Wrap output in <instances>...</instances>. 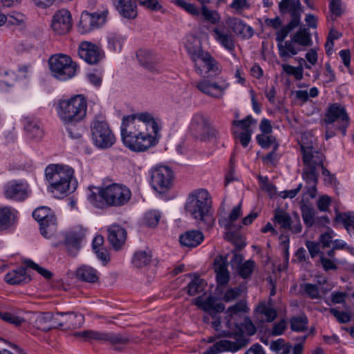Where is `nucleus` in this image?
<instances>
[{
    "label": "nucleus",
    "instance_id": "13d9d810",
    "mask_svg": "<svg viewBox=\"0 0 354 354\" xmlns=\"http://www.w3.org/2000/svg\"><path fill=\"white\" fill-rule=\"evenodd\" d=\"M227 267H217L216 269V280L219 285H225L230 279V273Z\"/></svg>",
    "mask_w": 354,
    "mask_h": 354
},
{
    "label": "nucleus",
    "instance_id": "f704fd0d",
    "mask_svg": "<svg viewBox=\"0 0 354 354\" xmlns=\"http://www.w3.org/2000/svg\"><path fill=\"white\" fill-rule=\"evenodd\" d=\"M75 275L80 280L88 283H95L98 280L97 272L93 267H79Z\"/></svg>",
    "mask_w": 354,
    "mask_h": 354
},
{
    "label": "nucleus",
    "instance_id": "c03bdc74",
    "mask_svg": "<svg viewBox=\"0 0 354 354\" xmlns=\"http://www.w3.org/2000/svg\"><path fill=\"white\" fill-rule=\"evenodd\" d=\"M12 216L10 207H0V231L5 230L11 226Z\"/></svg>",
    "mask_w": 354,
    "mask_h": 354
},
{
    "label": "nucleus",
    "instance_id": "6ab92c4d",
    "mask_svg": "<svg viewBox=\"0 0 354 354\" xmlns=\"http://www.w3.org/2000/svg\"><path fill=\"white\" fill-rule=\"evenodd\" d=\"M76 336L82 337L85 340H97L102 342H109L114 345L123 344L128 342V339L121 334L103 333L96 330H84L77 333Z\"/></svg>",
    "mask_w": 354,
    "mask_h": 354
},
{
    "label": "nucleus",
    "instance_id": "5fc2aeb1",
    "mask_svg": "<svg viewBox=\"0 0 354 354\" xmlns=\"http://www.w3.org/2000/svg\"><path fill=\"white\" fill-rule=\"evenodd\" d=\"M201 14L205 21L212 24L218 23L220 20L218 14L216 11L209 10L205 6L202 7Z\"/></svg>",
    "mask_w": 354,
    "mask_h": 354
},
{
    "label": "nucleus",
    "instance_id": "6e6d98bb",
    "mask_svg": "<svg viewBox=\"0 0 354 354\" xmlns=\"http://www.w3.org/2000/svg\"><path fill=\"white\" fill-rule=\"evenodd\" d=\"M302 218L304 223L308 227H311L314 224L315 212L313 208L305 205L301 207Z\"/></svg>",
    "mask_w": 354,
    "mask_h": 354
},
{
    "label": "nucleus",
    "instance_id": "1a4fd4ad",
    "mask_svg": "<svg viewBox=\"0 0 354 354\" xmlns=\"http://www.w3.org/2000/svg\"><path fill=\"white\" fill-rule=\"evenodd\" d=\"M100 194L104 203L112 207H120L126 205L131 199V192L123 184L113 183L102 187Z\"/></svg>",
    "mask_w": 354,
    "mask_h": 354
},
{
    "label": "nucleus",
    "instance_id": "58836bf2",
    "mask_svg": "<svg viewBox=\"0 0 354 354\" xmlns=\"http://www.w3.org/2000/svg\"><path fill=\"white\" fill-rule=\"evenodd\" d=\"M137 58L140 64L145 68L151 71L156 70L157 59L149 51L140 50L137 53Z\"/></svg>",
    "mask_w": 354,
    "mask_h": 354
},
{
    "label": "nucleus",
    "instance_id": "ea45409f",
    "mask_svg": "<svg viewBox=\"0 0 354 354\" xmlns=\"http://www.w3.org/2000/svg\"><path fill=\"white\" fill-rule=\"evenodd\" d=\"M131 263L135 266H147L153 263L151 251L144 250L135 252L131 259Z\"/></svg>",
    "mask_w": 354,
    "mask_h": 354
},
{
    "label": "nucleus",
    "instance_id": "2f4dec72",
    "mask_svg": "<svg viewBox=\"0 0 354 354\" xmlns=\"http://www.w3.org/2000/svg\"><path fill=\"white\" fill-rule=\"evenodd\" d=\"M256 311L264 321L268 322H273L277 316V312L271 302H261L257 307Z\"/></svg>",
    "mask_w": 354,
    "mask_h": 354
},
{
    "label": "nucleus",
    "instance_id": "c85d7f7f",
    "mask_svg": "<svg viewBox=\"0 0 354 354\" xmlns=\"http://www.w3.org/2000/svg\"><path fill=\"white\" fill-rule=\"evenodd\" d=\"M199 67L202 71V73L198 74L201 76H205V75H214L220 72L218 62L208 52L201 57Z\"/></svg>",
    "mask_w": 354,
    "mask_h": 354
},
{
    "label": "nucleus",
    "instance_id": "b1692460",
    "mask_svg": "<svg viewBox=\"0 0 354 354\" xmlns=\"http://www.w3.org/2000/svg\"><path fill=\"white\" fill-rule=\"evenodd\" d=\"M127 239L126 230L118 225H112L108 229V241L115 250H120Z\"/></svg>",
    "mask_w": 354,
    "mask_h": 354
},
{
    "label": "nucleus",
    "instance_id": "f3484780",
    "mask_svg": "<svg viewBox=\"0 0 354 354\" xmlns=\"http://www.w3.org/2000/svg\"><path fill=\"white\" fill-rule=\"evenodd\" d=\"M230 84L222 77L216 82H211L209 80H202L196 83V87L202 93L216 99L223 97L225 90Z\"/></svg>",
    "mask_w": 354,
    "mask_h": 354
},
{
    "label": "nucleus",
    "instance_id": "7c9ffc66",
    "mask_svg": "<svg viewBox=\"0 0 354 354\" xmlns=\"http://www.w3.org/2000/svg\"><path fill=\"white\" fill-rule=\"evenodd\" d=\"M203 234L197 230H190L180 236V242L182 245L187 248L198 246L203 240Z\"/></svg>",
    "mask_w": 354,
    "mask_h": 354
},
{
    "label": "nucleus",
    "instance_id": "4d7b16f0",
    "mask_svg": "<svg viewBox=\"0 0 354 354\" xmlns=\"http://www.w3.org/2000/svg\"><path fill=\"white\" fill-rule=\"evenodd\" d=\"M47 320H50L51 322V324L49 326L48 328H57L64 326V323L62 321H59L57 317H54L53 315L48 313L42 315L37 319V321L39 322H45Z\"/></svg>",
    "mask_w": 354,
    "mask_h": 354
},
{
    "label": "nucleus",
    "instance_id": "7ed1b4c3",
    "mask_svg": "<svg viewBox=\"0 0 354 354\" xmlns=\"http://www.w3.org/2000/svg\"><path fill=\"white\" fill-rule=\"evenodd\" d=\"M74 173V169L68 165L51 164L47 166L45 176L48 183V191L57 198L74 192L77 187Z\"/></svg>",
    "mask_w": 354,
    "mask_h": 354
},
{
    "label": "nucleus",
    "instance_id": "cd10ccee",
    "mask_svg": "<svg viewBox=\"0 0 354 354\" xmlns=\"http://www.w3.org/2000/svg\"><path fill=\"white\" fill-rule=\"evenodd\" d=\"M84 232L82 230L68 232L65 239V245L71 256L75 257L80 248V242L84 238Z\"/></svg>",
    "mask_w": 354,
    "mask_h": 354
},
{
    "label": "nucleus",
    "instance_id": "49530a36",
    "mask_svg": "<svg viewBox=\"0 0 354 354\" xmlns=\"http://www.w3.org/2000/svg\"><path fill=\"white\" fill-rule=\"evenodd\" d=\"M274 221L286 230L290 228V216L281 209H276L274 212Z\"/></svg>",
    "mask_w": 354,
    "mask_h": 354
},
{
    "label": "nucleus",
    "instance_id": "bf43d9fd",
    "mask_svg": "<svg viewBox=\"0 0 354 354\" xmlns=\"http://www.w3.org/2000/svg\"><path fill=\"white\" fill-rule=\"evenodd\" d=\"M250 7L251 5L248 0H233L230 4V8L239 14H241L245 10L250 9Z\"/></svg>",
    "mask_w": 354,
    "mask_h": 354
},
{
    "label": "nucleus",
    "instance_id": "052dcab7",
    "mask_svg": "<svg viewBox=\"0 0 354 354\" xmlns=\"http://www.w3.org/2000/svg\"><path fill=\"white\" fill-rule=\"evenodd\" d=\"M336 220L338 222H341L344 227L351 226L354 224V214L351 212L339 214L336 217Z\"/></svg>",
    "mask_w": 354,
    "mask_h": 354
},
{
    "label": "nucleus",
    "instance_id": "5701e85b",
    "mask_svg": "<svg viewBox=\"0 0 354 354\" xmlns=\"http://www.w3.org/2000/svg\"><path fill=\"white\" fill-rule=\"evenodd\" d=\"M212 35L214 39L229 52L234 51V37L225 27H215L212 30Z\"/></svg>",
    "mask_w": 354,
    "mask_h": 354
},
{
    "label": "nucleus",
    "instance_id": "37998d69",
    "mask_svg": "<svg viewBox=\"0 0 354 354\" xmlns=\"http://www.w3.org/2000/svg\"><path fill=\"white\" fill-rule=\"evenodd\" d=\"M290 328L297 332H304L307 329L308 318L306 315H299L290 319Z\"/></svg>",
    "mask_w": 354,
    "mask_h": 354
},
{
    "label": "nucleus",
    "instance_id": "de8ad7c7",
    "mask_svg": "<svg viewBox=\"0 0 354 354\" xmlns=\"http://www.w3.org/2000/svg\"><path fill=\"white\" fill-rule=\"evenodd\" d=\"M204 286V281L194 274V278L187 286V293L190 296H194L203 291Z\"/></svg>",
    "mask_w": 354,
    "mask_h": 354
},
{
    "label": "nucleus",
    "instance_id": "72a5a7b5",
    "mask_svg": "<svg viewBox=\"0 0 354 354\" xmlns=\"http://www.w3.org/2000/svg\"><path fill=\"white\" fill-rule=\"evenodd\" d=\"M56 315L66 317L62 322L64 323V326H66L68 329L78 328L83 323V315L75 312H58Z\"/></svg>",
    "mask_w": 354,
    "mask_h": 354
},
{
    "label": "nucleus",
    "instance_id": "f8f14e48",
    "mask_svg": "<svg viewBox=\"0 0 354 354\" xmlns=\"http://www.w3.org/2000/svg\"><path fill=\"white\" fill-rule=\"evenodd\" d=\"M32 216L39 223L42 236L50 238L54 235L57 229V220L50 208L46 206L37 207L32 212Z\"/></svg>",
    "mask_w": 354,
    "mask_h": 354
},
{
    "label": "nucleus",
    "instance_id": "79ce46f5",
    "mask_svg": "<svg viewBox=\"0 0 354 354\" xmlns=\"http://www.w3.org/2000/svg\"><path fill=\"white\" fill-rule=\"evenodd\" d=\"M108 48L113 51L119 53L121 51L125 38L117 33H110L107 37Z\"/></svg>",
    "mask_w": 354,
    "mask_h": 354
},
{
    "label": "nucleus",
    "instance_id": "a878e982",
    "mask_svg": "<svg viewBox=\"0 0 354 354\" xmlns=\"http://www.w3.org/2000/svg\"><path fill=\"white\" fill-rule=\"evenodd\" d=\"M186 51L190 57L191 60L194 64L195 71L197 73H202V71L199 67V62L207 51H204L202 48L199 41L194 39V41H188L185 44Z\"/></svg>",
    "mask_w": 354,
    "mask_h": 354
},
{
    "label": "nucleus",
    "instance_id": "9b49d317",
    "mask_svg": "<svg viewBox=\"0 0 354 354\" xmlns=\"http://www.w3.org/2000/svg\"><path fill=\"white\" fill-rule=\"evenodd\" d=\"M324 120L326 124L337 122V129L342 136L346 135L350 124V118L345 106L337 102L328 105Z\"/></svg>",
    "mask_w": 354,
    "mask_h": 354
},
{
    "label": "nucleus",
    "instance_id": "e2e57ef3",
    "mask_svg": "<svg viewBox=\"0 0 354 354\" xmlns=\"http://www.w3.org/2000/svg\"><path fill=\"white\" fill-rule=\"evenodd\" d=\"M330 313L338 320L340 323H347L350 321V315L344 311H339L335 308H330Z\"/></svg>",
    "mask_w": 354,
    "mask_h": 354
},
{
    "label": "nucleus",
    "instance_id": "f03ea898",
    "mask_svg": "<svg viewBox=\"0 0 354 354\" xmlns=\"http://www.w3.org/2000/svg\"><path fill=\"white\" fill-rule=\"evenodd\" d=\"M246 304L243 301L237 302L227 309V315L225 317V322L227 330L223 331V334L225 336H234L236 340H220L216 342L203 354H218V353L224 351L234 353L247 345L248 342L246 339L243 338L242 335V316L241 315V313L246 312Z\"/></svg>",
    "mask_w": 354,
    "mask_h": 354
},
{
    "label": "nucleus",
    "instance_id": "423d86ee",
    "mask_svg": "<svg viewBox=\"0 0 354 354\" xmlns=\"http://www.w3.org/2000/svg\"><path fill=\"white\" fill-rule=\"evenodd\" d=\"M324 156L319 151L306 152L302 154L304 168L302 178L308 185L310 196L313 198L316 195V185L318 182L319 169L322 167Z\"/></svg>",
    "mask_w": 354,
    "mask_h": 354
},
{
    "label": "nucleus",
    "instance_id": "20e7f679",
    "mask_svg": "<svg viewBox=\"0 0 354 354\" xmlns=\"http://www.w3.org/2000/svg\"><path fill=\"white\" fill-rule=\"evenodd\" d=\"M212 200L205 189H197L190 193L187 198L185 209L201 229H209L214 224L210 214Z\"/></svg>",
    "mask_w": 354,
    "mask_h": 354
},
{
    "label": "nucleus",
    "instance_id": "6e6552de",
    "mask_svg": "<svg viewBox=\"0 0 354 354\" xmlns=\"http://www.w3.org/2000/svg\"><path fill=\"white\" fill-rule=\"evenodd\" d=\"M53 75L57 79L65 81L72 78L76 74L77 64L72 59L64 54L52 55L48 61Z\"/></svg>",
    "mask_w": 354,
    "mask_h": 354
},
{
    "label": "nucleus",
    "instance_id": "aec40b11",
    "mask_svg": "<svg viewBox=\"0 0 354 354\" xmlns=\"http://www.w3.org/2000/svg\"><path fill=\"white\" fill-rule=\"evenodd\" d=\"M78 55L88 64H96L104 57V52L95 44L89 41H82L78 48Z\"/></svg>",
    "mask_w": 354,
    "mask_h": 354
},
{
    "label": "nucleus",
    "instance_id": "680f3d73",
    "mask_svg": "<svg viewBox=\"0 0 354 354\" xmlns=\"http://www.w3.org/2000/svg\"><path fill=\"white\" fill-rule=\"evenodd\" d=\"M175 3L193 15H198L199 14L198 10L192 3H187L184 0H176Z\"/></svg>",
    "mask_w": 354,
    "mask_h": 354
},
{
    "label": "nucleus",
    "instance_id": "69168bd1",
    "mask_svg": "<svg viewBox=\"0 0 354 354\" xmlns=\"http://www.w3.org/2000/svg\"><path fill=\"white\" fill-rule=\"evenodd\" d=\"M330 10L332 16H335V17H339L343 12L341 6V0H330Z\"/></svg>",
    "mask_w": 354,
    "mask_h": 354
},
{
    "label": "nucleus",
    "instance_id": "c9c22d12",
    "mask_svg": "<svg viewBox=\"0 0 354 354\" xmlns=\"http://www.w3.org/2000/svg\"><path fill=\"white\" fill-rule=\"evenodd\" d=\"M293 41L301 46H310L313 44L311 34L308 28L303 26L291 36Z\"/></svg>",
    "mask_w": 354,
    "mask_h": 354
},
{
    "label": "nucleus",
    "instance_id": "338daca9",
    "mask_svg": "<svg viewBox=\"0 0 354 354\" xmlns=\"http://www.w3.org/2000/svg\"><path fill=\"white\" fill-rule=\"evenodd\" d=\"M265 24L266 26L271 27L275 30L277 29H281L283 26L282 25V21L280 19L279 16H277L276 17L271 19V18H267L265 19Z\"/></svg>",
    "mask_w": 354,
    "mask_h": 354
},
{
    "label": "nucleus",
    "instance_id": "603ef678",
    "mask_svg": "<svg viewBox=\"0 0 354 354\" xmlns=\"http://www.w3.org/2000/svg\"><path fill=\"white\" fill-rule=\"evenodd\" d=\"M281 67L285 73L288 75H293L296 80H301L303 79V66H299L297 67H294L291 65L284 64H282Z\"/></svg>",
    "mask_w": 354,
    "mask_h": 354
},
{
    "label": "nucleus",
    "instance_id": "2eb2a0df",
    "mask_svg": "<svg viewBox=\"0 0 354 354\" xmlns=\"http://www.w3.org/2000/svg\"><path fill=\"white\" fill-rule=\"evenodd\" d=\"M295 28L290 30L286 29V27H282L281 29L276 32V41L277 42V48L279 50V55L280 57L284 60H287L292 56L296 55L299 51V48H297L295 41L291 38L290 40L284 41L288 34Z\"/></svg>",
    "mask_w": 354,
    "mask_h": 354
},
{
    "label": "nucleus",
    "instance_id": "393cba45",
    "mask_svg": "<svg viewBox=\"0 0 354 354\" xmlns=\"http://www.w3.org/2000/svg\"><path fill=\"white\" fill-rule=\"evenodd\" d=\"M227 24L237 36L243 39H250L254 35L253 28L239 18L230 17Z\"/></svg>",
    "mask_w": 354,
    "mask_h": 354
},
{
    "label": "nucleus",
    "instance_id": "412c9836",
    "mask_svg": "<svg viewBox=\"0 0 354 354\" xmlns=\"http://www.w3.org/2000/svg\"><path fill=\"white\" fill-rule=\"evenodd\" d=\"M52 29L58 35L68 33L72 28V17L66 9L57 10L53 15L51 24Z\"/></svg>",
    "mask_w": 354,
    "mask_h": 354
},
{
    "label": "nucleus",
    "instance_id": "4c0bfd02",
    "mask_svg": "<svg viewBox=\"0 0 354 354\" xmlns=\"http://www.w3.org/2000/svg\"><path fill=\"white\" fill-rule=\"evenodd\" d=\"M306 246L312 258L319 256L322 266H335V261L332 259H328L323 257V254L320 253L319 244L315 241H307Z\"/></svg>",
    "mask_w": 354,
    "mask_h": 354
},
{
    "label": "nucleus",
    "instance_id": "a211bd4d",
    "mask_svg": "<svg viewBox=\"0 0 354 354\" xmlns=\"http://www.w3.org/2000/svg\"><path fill=\"white\" fill-rule=\"evenodd\" d=\"M30 194L29 185L26 181L11 180L4 187L5 197L16 201H23L26 199Z\"/></svg>",
    "mask_w": 354,
    "mask_h": 354
},
{
    "label": "nucleus",
    "instance_id": "a18cd8bd",
    "mask_svg": "<svg viewBox=\"0 0 354 354\" xmlns=\"http://www.w3.org/2000/svg\"><path fill=\"white\" fill-rule=\"evenodd\" d=\"M225 239L232 242L236 248L234 251H239L243 248L245 243L243 239V237L236 232L232 230H227L225 234Z\"/></svg>",
    "mask_w": 354,
    "mask_h": 354
},
{
    "label": "nucleus",
    "instance_id": "4be33fe9",
    "mask_svg": "<svg viewBox=\"0 0 354 354\" xmlns=\"http://www.w3.org/2000/svg\"><path fill=\"white\" fill-rule=\"evenodd\" d=\"M194 304L211 315L223 312L225 310L224 305L218 302V299L212 296L205 298L199 296L194 299Z\"/></svg>",
    "mask_w": 354,
    "mask_h": 354
},
{
    "label": "nucleus",
    "instance_id": "4468645a",
    "mask_svg": "<svg viewBox=\"0 0 354 354\" xmlns=\"http://www.w3.org/2000/svg\"><path fill=\"white\" fill-rule=\"evenodd\" d=\"M279 10L281 14L289 13L290 16V21L283 27L290 30L300 26L303 10L299 0H281L279 3Z\"/></svg>",
    "mask_w": 354,
    "mask_h": 354
},
{
    "label": "nucleus",
    "instance_id": "864d4df0",
    "mask_svg": "<svg viewBox=\"0 0 354 354\" xmlns=\"http://www.w3.org/2000/svg\"><path fill=\"white\" fill-rule=\"evenodd\" d=\"M160 214L156 211H149L145 214L143 223L149 227H155L159 222Z\"/></svg>",
    "mask_w": 354,
    "mask_h": 354
},
{
    "label": "nucleus",
    "instance_id": "473e14b6",
    "mask_svg": "<svg viewBox=\"0 0 354 354\" xmlns=\"http://www.w3.org/2000/svg\"><path fill=\"white\" fill-rule=\"evenodd\" d=\"M241 216V204L235 206L231 211L229 216L220 218L218 219L219 225L224 227L226 230H232V228L236 227V225L234 222Z\"/></svg>",
    "mask_w": 354,
    "mask_h": 354
},
{
    "label": "nucleus",
    "instance_id": "3c124183",
    "mask_svg": "<svg viewBox=\"0 0 354 354\" xmlns=\"http://www.w3.org/2000/svg\"><path fill=\"white\" fill-rule=\"evenodd\" d=\"M257 141L258 144L263 148L268 149L272 145H274V149H277L278 145L276 143L274 136L268 134H260L257 136Z\"/></svg>",
    "mask_w": 354,
    "mask_h": 354
},
{
    "label": "nucleus",
    "instance_id": "39448f33",
    "mask_svg": "<svg viewBox=\"0 0 354 354\" xmlns=\"http://www.w3.org/2000/svg\"><path fill=\"white\" fill-rule=\"evenodd\" d=\"M57 115L64 124H75L86 116L87 100L83 95H75L59 100L56 106Z\"/></svg>",
    "mask_w": 354,
    "mask_h": 354
},
{
    "label": "nucleus",
    "instance_id": "774afa93",
    "mask_svg": "<svg viewBox=\"0 0 354 354\" xmlns=\"http://www.w3.org/2000/svg\"><path fill=\"white\" fill-rule=\"evenodd\" d=\"M305 291L306 294L312 299L317 298L319 295L317 286L311 283L305 284Z\"/></svg>",
    "mask_w": 354,
    "mask_h": 354
},
{
    "label": "nucleus",
    "instance_id": "ddd939ff",
    "mask_svg": "<svg viewBox=\"0 0 354 354\" xmlns=\"http://www.w3.org/2000/svg\"><path fill=\"white\" fill-rule=\"evenodd\" d=\"M173 172L166 166H159L151 171V184L154 190L165 193L172 184Z\"/></svg>",
    "mask_w": 354,
    "mask_h": 354
},
{
    "label": "nucleus",
    "instance_id": "8fccbe9b",
    "mask_svg": "<svg viewBox=\"0 0 354 354\" xmlns=\"http://www.w3.org/2000/svg\"><path fill=\"white\" fill-rule=\"evenodd\" d=\"M257 122V120L253 119L251 115L247 116L243 120H233L232 122V124L233 126L232 131L233 133H235L234 127H240L244 131L243 132H248V131H252L250 129V125L252 124H254Z\"/></svg>",
    "mask_w": 354,
    "mask_h": 354
},
{
    "label": "nucleus",
    "instance_id": "dca6fc26",
    "mask_svg": "<svg viewBox=\"0 0 354 354\" xmlns=\"http://www.w3.org/2000/svg\"><path fill=\"white\" fill-rule=\"evenodd\" d=\"M107 13V11L102 13H89L87 11H84L77 25L78 31L81 34H86L97 28L104 24Z\"/></svg>",
    "mask_w": 354,
    "mask_h": 354
},
{
    "label": "nucleus",
    "instance_id": "f257e3e1",
    "mask_svg": "<svg viewBox=\"0 0 354 354\" xmlns=\"http://www.w3.org/2000/svg\"><path fill=\"white\" fill-rule=\"evenodd\" d=\"M160 129L150 113L140 112L124 116L120 127L122 140L132 151H146L157 145Z\"/></svg>",
    "mask_w": 354,
    "mask_h": 354
},
{
    "label": "nucleus",
    "instance_id": "a19ab883",
    "mask_svg": "<svg viewBox=\"0 0 354 354\" xmlns=\"http://www.w3.org/2000/svg\"><path fill=\"white\" fill-rule=\"evenodd\" d=\"M317 139L310 133H304L301 136L300 146L302 154L306 152L319 151L315 146Z\"/></svg>",
    "mask_w": 354,
    "mask_h": 354
},
{
    "label": "nucleus",
    "instance_id": "9d476101",
    "mask_svg": "<svg viewBox=\"0 0 354 354\" xmlns=\"http://www.w3.org/2000/svg\"><path fill=\"white\" fill-rule=\"evenodd\" d=\"M189 129L195 138L203 141L216 139L218 134V131L211 125L209 118L201 113L193 115Z\"/></svg>",
    "mask_w": 354,
    "mask_h": 354
},
{
    "label": "nucleus",
    "instance_id": "bb28decb",
    "mask_svg": "<svg viewBox=\"0 0 354 354\" xmlns=\"http://www.w3.org/2000/svg\"><path fill=\"white\" fill-rule=\"evenodd\" d=\"M117 10L124 18L134 19L138 15L137 6L134 0H113Z\"/></svg>",
    "mask_w": 354,
    "mask_h": 354
},
{
    "label": "nucleus",
    "instance_id": "0e129e2a",
    "mask_svg": "<svg viewBox=\"0 0 354 354\" xmlns=\"http://www.w3.org/2000/svg\"><path fill=\"white\" fill-rule=\"evenodd\" d=\"M324 77V82L326 83L333 82L336 80V76L334 71L332 69V67L330 63L327 62L325 64V71L323 75Z\"/></svg>",
    "mask_w": 354,
    "mask_h": 354
},
{
    "label": "nucleus",
    "instance_id": "e433bc0d",
    "mask_svg": "<svg viewBox=\"0 0 354 354\" xmlns=\"http://www.w3.org/2000/svg\"><path fill=\"white\" fill-rule=\"evenodd\" d=\"M24 129L28 138L35 141L40 140L44 136L43 129L36 121L27 120Z\"/></svg>",
    "mask_w": 354,
    "mask_h": 354
},
{
    "label": "nucleus",
    "instance_id": "09e8293b",
    "mask_svg": "<svg viewBox=\"0 0 354 354\" xmlns=\"http://www.w3.org/2000/svg\"><path fill=\"white\" fill-rule=\"evenodd\" d=\"M0 319L15 326H19L25 322L24 318L22 317L10 312L0 311Z\"/></svg>",
    "mask_w": 354,
    "mask_h": 354
},
{
    "label": "nucleus",
    "instance_id": "c756f323",
    "mask_svg": "<svg viewBox=\"0 0 354 354\" xmlns=\"http://www.w3.org/2000/svg\"><path fill=\"white\" fill-rule=\"evenodd\" d=\"M26 268L17 267L16 269L8 272L4 278L6 282L11 285H18L30 281V278L27 274Z\"/></svg>",
    "mask_w": 354,
    "mask_h": 354
},
{
    "label": "nucleus",
    "instance_id": "0eeeda50",
    "mask_svg": "<svg viewBox=\"0 0 354 354\" xmlns=\"http://www.w3.org/2000/svg\"><path fill=\"white\" fill-rule=\"evenodd\" d=\"M92 140L100 149H108L115 141V138L102 116H96L91 123Z\"/></svg>",
    "mask_w": 354,
    "mask_h": 354
}]
</instances>
